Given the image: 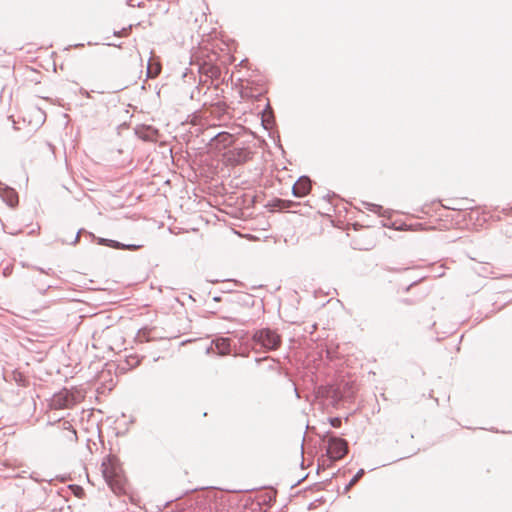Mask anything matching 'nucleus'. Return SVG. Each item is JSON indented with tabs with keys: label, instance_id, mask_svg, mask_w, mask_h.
Listing matches in <instances>:
<instances>
[{
	"label": "nucleus",
	"instance_id": "obj_1",
	"mask_svg": "<svg viewBox=\"0 0 512 512\" xmlns=\"http://www.w3.org/2000/svg\"><path fill=\"white\" fill-rule=\"evenodd\" d=\"M205 114L206 111L194 108V191L198 189L195 179H203L205 183L213 179L217 173L218 151L233 142L232 134L220 131L215 123L204 122Z\"/></svg>",
	"mask_w": 512,
	"mask_h": 512
},
{
	"label": "nucleus",
	"instance_id": "obj_2",
	"mask_svg": "<svg viewBox=\"0 0 512 512\" xmlns=\"http://www.w3.org/2000/svg\"><path fill=\"white\" fill-rule=\"evenodd\" d=\"M200 40L197 47L194 46V66L198 67L199 82L194 88V93L205 95L209 86H206L208 81L214 83L220 81L222 77L223 66L227 61L222 59L215 50L217 44L214 42L216 29L208 30L203 26H199L197 31Z\"/></svg>",
	"mask_w": 512,
	"mask_h": 512
},
{
	"label": "nucleus",
	"instance_id": "obj_3",
	"mask_svg": "<svg viewBox=\"0 0 512 512\" xmlns=\"http://www.w3.org/2000/svg\"><path fill=\"white\" fill-rule=\"evenodd\" d=\"M251 340L254 349L263 352L275 351L282 343L281 336L268 327L256 330Z\"/></svg>",
	"mask_w": 512,
	"mask_h": 512
},
{
	"label": "nucleus",
	"instance_id": "obj_4",
	"mask_svg": "<svg viewBox=\"0 0 512 512\" xmlns=\"http://www.w3.org/2000/svg\"><path fill=\"white\" fill-rule=\"evenodd\" d=\"M321 443L326 446V454L332 461L340 460L348 453V442L331 431L321 436Z\"/></svg>",
	"mask_w": 512,
	"mask_h": 512
},
{
	"label": "nucleus",
	"instance_id": "obj_5",
	"mask_svg": "<svg viewBox=\"0 0 512 512\" xmlns=\"http://www.w3.org/2000/svg\"><path fill=\"white\" fill-rule=\"evenodd\" d=\"M216 495L209 487L194 488V512H217Z\"/></svg>",
	"mask_w": 512,
	"mask_h": 512
},
{
	"label": "nucleus",
	"instance_id": "obj_6",
	"mask_svg": "<svg viewBox=\"0 0 512 512\" xmlns=\"http://www.w3.org/2000/svg\"><path fill=\"white\" fill-rule=\"evenodd\" d=\"M209 311L211 313H222L220 318L233 320L231 315L239 306V301L234 300L232 296H213L210 302H207Z\"/></svg>",
	"mask_w": 512,
	"mask_h": 512
},
{
	"label": "nucleus",
	"instance_id": "obj_7",
	"mask_svg": "<svg viewBox=\"0 0 512 512\" xmlns=\"http://www.w3.org/2000/svg\"><path fill=\"white\" fill-rule=\"evenodd\" d=\"M354 394L353 386L349 383H345L343 387L341 385L329 386L326 390V399L329 400L332 405L336 406L343 400L353 398Z\"/></svg>",
	"mask_w": 512,
	"mask_h": 512
},
{
	"label": "nucleus",
	"instance_id": "obj_8",
	"mask_svg": "<svg viewBox=\"0 0 512 512\" xmlns=\"http://www.w3.org/2000/svg\"><path fill=\"white\" fill-rule=\"evenodd\" d=\"M226 347L221 346L219 343H215L210 337L195 338L194 337V351L205 355L215 353L222 355L226 352Z\"/></svg>",
	"mask_w": 512,
	"mask_h": 512
},
{
	"label": "nucleus",
	"instance_id": "obj_9",
	"mask_svg": "<svg viewBox=\"0 0 512 512\" xmlns=\"http://www.w3.org/2000/svg\"><path fill=\"white\" fill-rule=\"evenodd\" d=\"M102 474L106 481V483L109 485V487L113 490L114 493H120L122 491V487L120 485L119 480L117 479V472L115 468L107 464L106 462L102 463Z\"/></svg>",
	"mask_w": 512,
	"mask_h": 512
},
{
	"label": "nucleus",
	"instance_id": "obj_10",
	"mask_svg": "<svg viewBox=\"0 0 512 512\" xmlns=\"http://www.w3.org/2000/svg\"><path fill=\"white\" fill-rule=\"evenodd\" d=\"M311 186L312 181L308 176H300L292 187V194L296 198L305 197L309 194Z\"/></svg>",
	"mask_w": 512,
	"mask_h": 512
},
{
	"label": "nucleus",
	"instance_id": "obj_11",
	"mask_svg": "<svg viewBox=\"0 0 512 512\" xmlns=\"http://www.w3.org/2000/svg\"><path fill=\"white\" fill-rule=\"evenodd\" d=\"M252 158V152L246 148H238L233 151L232 160L237 164L245 163Z\"/></svg>",
	"mask_w": 512,
	"mask_h": 512
},
{
	"label": "nucleus",
	"instance_id": "obj_12",
	"mask_svg": "<svg viewBox=\"0 0 512 512\" xmlns=\"http://www.w3.org/2000/svg\"><path fill=\"white\" fill-rule=\"evenodd\" d=\"M59 427L63 430V437L71 443H75L77 441V433L76 430L72 427V425L68 421H63L59 424Z\"/></svg>",
	"mask_w": 512,
	"mask_h": 512
},
{
	"label": "nucleus",
	"instance_id": "obj_13",
	"mask_svg": "<svg viewBox=\"0 0 512 512\" xmlns=\"http://www.w3.org/2000/svg\"><path fill=\"white\" fill-rule=\"evenodd\" d=\"M137 133L139 137L145 141H156L158 136L157 129L151 126L143 127Z\"/></svg>",
	"mask_w": 512,
	"mask_h": 512
},
{
	"label": "nucleus",
	"instance_id": "obj_14",
	"mask_svg": "<svg viewBox=\"0 0 512 512\" xmlns=\"http://www.w3.org/2000/svg\"><path fill=\"white\" fill-rule=\"evenodd\" d=\"M99 244L108 245V246L113 247V248H127V249H130V250H134V249L139 247V246H136V245H123V244H121L118 241L104 239V238H100L99 239Z\"/></svg>",
	"mask_w": 512,
	"mask_h": 512
},
{
	"label": "nucleus",
	"instance_id": "obj_15",
	"mask_svg": "<svg viewBox=\"0 0 512 512\" xmlns=\"http://www.w3.org/2000/svg\"><path fill=\"white\" fill-rule=\"evenodd\" d=\"M365 474L364 469H359L356 474L351 478L349 483L345 486L344 491L347 492L352 486H354Z\"/></svg>",
	"mask_w": 512,
	"mask_h": 512
},
{
	"label": "nucleus",
	"instance_id": "obj_16",
	"mask_svg": "<svg viewBox=\"0 0 512 512\" xmlns=\"http://www.w3.org/2000/svg\"><path fill=\"white\" fill-rule=\"evenodd\" d=\"M363 205L364 207L369 210V211H372L378 215H382V212L384 210L383 206L379 205V204H374V203H370V202H363Z\"/></svg>",
	"mask_w": 512,
	"mask_h": 512
},
{
	"label": "nucleus",
	"instance_id": "obj_17",
	"mask_svg": "<svg viewBox=\"0 0 512 512\" xmlns=\"http://www.w3.org/2000/svg\"><path fill=\"white\" fill-rule=\"evenodd\" d=\"M277 201L281 204L279 207L280 209H290L297 205V203L292 200L278 199Z\"/></svg>",
	"mask_w": 512,
	"mask_h": 512
},
{
	"label": "nucleus",
	"instance_id": "obj_18",
	"mask_svg": "<svg viewBox=\"0 0 512 512\" xmlns=\"http://www.w3.org/2000/svg\"><path fill=\"white\" fill-rule=\"evenodd\" d=\"M476 272L483 277H487L491 273L490 267L483 265H480L479 269H477Z\"/></svg>",
	"mask_w": 512,
	"mask_h": 512
},
{
	"label": "nucleus",
	"instance_id": "obj_19",
	"mask_svg": "<svg viewBox=\"0 0 512 512\" xmlns=\"http://www.w3.org/2000/svg\"><path fill=\"white\" fill-rule=\"evenodd\" d=\"M329 422L332 427L339 428L342 424V419L340 417H331L329 418Z\"/></svg>",
	"mask_w": 512,
	"mask_h": 512
},
{
	"label": "nucleus",
	"instance_id": "obj_20",
	"mask_svg": "<svg viewBox=\"0 0 512 512\" xmlns=\"http://www.w3.org/2000/svg\"><path fill=\"white\" fill-rule=\"evenodd\" d=\"M131 28H132V26L130 25L129 27H127V28H123V29H122V30H120V31H115V32H114V35H116V36H120V37H122V36H127V35H128V32L131 30Z\"/></svg>",
	"mask_w": 512,
	"mask_h": 512
},
{
	"label": "nucleus",
	"instance_id": "obj_21",
	"mask_svg": "<svg viewBox=\"0 0 512 512\" xmlns=\"http://www.w3.org/2000/svg\"><path fill=\"white\" fill-rule=\"evenodd\" d=\"M401 302L406 305H414V304H416L417 301L410 299V298H403V299H401Z\"/></svg>",
	"mask_w": 512,
	"mask_h": 512
},
{
	"label": "nucleus",
	"instance_id": "obj_22",
	"mask_svg": "<svg viewBox=\"0 0 512 512\" xmlns=\"http://www.w3.org/2000/svg\"><path fill=\"white\" fill-rule=\"evenodd\" d=\"M80 232L81 230H79L76 234V236L74 237V239L72 241H70L69 243L70 244H76L78 241H79V235H80Z\"/></svg>",
	"mask_w": 512,
	"mask_h": 512
},
{
	"label": "nucleus",
	"instance_id": "obj_23",
	"mask_svg": "<svg viewBox=\"0 0 512 512\" xmlns=\"http://www.w3.org/2000/svg\"><path fill=\"white\" fill-rule=\"evenodd\" d=\"M199 222H204V218L202 217V215L194 217V224H198Z\"/></svg>",
	"mask_w": 512,
	"mask_h": 512
},
{
	"label": "nucleus",
	"instance_id": "obj_24",
	"mask_svg": "<svg viewBox=\"0 0 512 512\" xmlns=\"http://www.w3.org/2000/svg\"><path fill=\"white\" fill-rule=\"evenodd\" d=\"M418 283V281H414L412 282L410 285H408L406 288H405V292H408L413 286H415L416 284Z\"/></svg>",
	"mask_w": 512,
	"mask_h": 512
},
{
	"label": "nucleus",
	"instance_id": "obj_25",
	"mask_svg": "<svg viewBox=\"0 0 512 512\" xmlns=\"http://www.w3.org/2000/svg\"><path fill=\"white\" fill-rule=\"evenodd\" d=\"M40 272L42 273H46V274H49L50 271H52V269H49L48 271H44L42 268H37Z\"/></svg>",
	"mask_w": 512,
	"mask_h": 512
},
{
	"label": "nucleus",
	"instance_id": "obj_26",
	"mask_svg": "<svg viewBox=\"0 0 512 512\" xmlns=\"http://www.w3.org/2000/svg\"><path fill=\"white\" fill-rule=\"evenodd\" d=\"M503 211L507 214H512V207L509 209H503Z\"/></svg>",
	"mask_w": 512,
	"mask_h": 512
},
{
	"label": "nucleus",
	"instance_id": "obj_27",
	"mask_svg": "<svg viewBox=\"0 0 512 512\" xmlns=\"http://www.w3.org/2000/svg\"><path fill=\"white\" fill-rule=\"evenodd\" d=\"M295 393H296V397L300 398V395H299V392H298L297 388H295Z\"/></svg>",
	"mask_w": 512,
	"mask_h": 512
},
{
	"label": "nucleus",
	"instance_id": "obj_28",
	"mask_svg": "<svg viewBox=\"0 0 512 512\" xmlns=\"http://www.w3.org/2000/svg\"><path fill=\"white\" fill-rule=\"evenodd\" d=\"M189 65H192V55L190 56V59H189Z\"/></svg>",
	"mask_w": 512,
	"mask_h": 512
},
{
	"label": "nucleus",
	"instance_id": "obj_29",
	"mask_svg": "<svg viewBox=\"0 0 512 512\" xmlns=\"http://www.w3.org/2000/svg\"><path fill=\"white\" fill-rule=\"evenodd\" d=\"M148 75H149V76H152V73H151L150 68H148Z\"/></svg>",
	"mask_w": 512,
	"mask_h": 512
}]
</instances>
